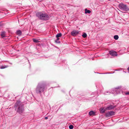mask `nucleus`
Returning a JSON list of instances; mask_svg holds the SVG:
<instances>
[{"mask_svg": "<svg viewBox=\"0 0 129 129\" xmlns=\"http://www.w3.org/2000/svg\"><path fill=\"white\" fill-rule=\"evenodd\" d=\"M47 89V86L45 83H39L36 88V92L37 93L41 94Z\"/></svg>", "mask_w": 129, "mask_h": 129, "instance_id": "obj_1", "label": "nucleus"}, {"mask_svg": "<svg viewBox=\"0 0 129 129\" xmlns=\"http://www.w3.org/2000/svg\"><path fill=\"white\" fill-rule=\"evenodd\" d=\"M14 107L15 109L16 107H18L17 112L21 114L23 113L24 111L23 105L21 104V102L20 101H17L15 104Z\"/></svg>", "mask_w": 129, "mask_h": 129, "instance_id": "obj_2", "label": "nucleus"}, {"mask_svg": "<svg viewBox=\"0 0 129 129\" xmlns=\"http://www.w3.org/2000/svg\"><path fill=\"white\" fill-rule=\"evenodd\" d=\"M36 16L42 20H46L50 18V16L47 14L41 12H38L36 14Z\"/></svg>", "mask_w": 129, "mask_h": 129, "instance_id": "obj_3", "label": "nucleus"}, {"mask_svg": "<svg viewBox=\"0 0 129 129\" xmlns=\"http://www.w3.org/2000/svg\"><path fill=\"white\" fill-rule=\"evenodd\" d=\"M119 8L121 10L124 11H129V8L126 5L122 3H120L118 5Z\"/></svg>", "mask_w": 129, "mask_h": 129, "instance_id": "obj_4", "label": "nucleus"}, {"mask_svg": "<svg viewBox=\"0 0 129 129\" xmlns=\"http://www.w3.org/2000/svg\"><path fill=\"white\" fill-rule=\"evenodd\" d=\"M115 113L113 111L109 112L106 114L105 116L106 117H109L114 115Z\"/></svg>", "mask_w": 129, "mask_h": 129, "instance_id": "obj_5", "label": "nucleus"}, {"mask_svg": "<svg viewBox=\"0 0 129 129\" xmlns=\"http://www.w3.org/2000/svg\"><path fill=\"white\" fill-rule=\"evenodd\" d=\"M109 54L113 56H116L117 55V54L116 52L113 50H111L109 51Z\"/></svg>", "mask_w": 129, "mask_h": 129, "instance_id": "obj_6", "label": "nucleus"}, {"mask_svg": "<svg viewBox=\"0 0 129 129\" xmlns=\"http://www.w3.org/2000/svg\"><path fill=\"white\" fill-rule=\"evenodd\" d=\"M79 34V32L78 31L73 30L71 33V35L73 36H74L77 35Z\"/></svg>", "mask_w": 129, "mask_h": 129, "instance_id": "obj_7", "label": "nucleus"}, {"mask_svg": "<svg viewBox=\"0 0 129 129\" xmlns=\"http://www.w3.org/2000/svg\"><path fill=\"white\" fill-rule=\"evenodd\" d=\"M1 36L2 38H4L7 37V35L6 32L5 31H2L1 34Z\"/></svg>", "mask_w": 129, "mask_h": 129, "instance_id": "obj_8", "label": "nucleus"}, {"mask_svg": "<svg viewBox=\"0 0 129 129\" xmlns=\"http://www.w3.org/2000/svg\"><path fill=\"white\" fill-rule=\"evenodd\" d=\"M115 107V106H114L112 105H110L108 106L106 109L107 110H110L114 109Z\"/></svg>", "mask_w": 129, "mask_h": 129, "instance_id": "obj_9", "label": "nucleus"}, {"mask_svg": "<svg viewBox=\"0 0 129 129\" xmlns=\"http://www.w3.org/2000/svg\"><path fill=\"white\" fill-rule=\"evenodd\" d=\"M89 114L90 116L94 115H95V112L93 111H91L89 112Z\"/></svg>", "mask_w": 129, "mask_h": 129, "instance_id": "obj_10", "label": "nucleus"}, {"mask_svg": "<svg viewBox=\"0 0 129 129\" xmlns=\"http://www.w3.org/2000/svg\"><path fill=\"white\" fill-rule=\"evenodd\" d=\"M85 14L90 13L91 12L89 10H88L87 9H85Z\"/></svg>", "mask_w": 129, "mask_h": 129, "instance_id": "obj_11", "label": "nucleus"}, {"mask_svg": "<svg viewBox=\"0 0 129 129\" xmlns=\"http://www.w3.org/2000/svg\"><path fill=\"white\" fill-rule=\"evenodd\" d=\"M22 32L20 30H18L17 31L16 34L19 35H21Z\"/></svg>", "mask_w": 129, "mask_h": 129, "instance_id": "obj_12", "label": "nucleus"}, {"mask_svg": "<svg viewBox=\"0 0 129 129\" xmlns=\"http://www.w3.org/2000/svg\"><path fill=\"white\" fill-rule=\"evenodd\" d=\"M62 36V34L61 33H58L56 35V37L57 38H58L59 37H60Z\"/></svg>", "mask_w": 129, "mask_h": 129, "instance_id": "obj_13", "label": "nucleus"}, {"mask_svg": "<svg viewBox=\"0 0 129 129\" xmlns=\"http://www.w3.org/2000/svg\"><path fill=\"white\" fill-rule=\"evenodd\" d=\"M8 66L6 65H3L1 66V69H3L6 68H7L8 67Z\"/></svg>", "mask_w": 129, "mask_h": 129, "instance_id": "obj_14", "label": "nucleus"}, {"mask_svg": "<svg viewBox=\"0 0 129 129\" xmlns=\"http://www.w3.org/2000/svg\"><path fill=\"white\" fill-rule=\"evenodd\" d=\"M100 111L102 113H104L105 112V110L103 108H100Z\"/></svg>", "mask_w": 129, "mask_h": 129, "instance_id": "obj_15", "label": "nucleus"}, {"mask_svg": "<svg viewBox=\"0 0 129 129\" xmlns=\"http://www.w3.org/2000/svg\"><path fill=\"white\" fill-rule=\"evenodd\" d=\"M114 38L115 40H117L118 39L119 37L118 35H116L114 36Z\"/></svg>", "mask_w": 129, "mask_h": 129, "instance_id": "obj_16", "label": "nucleus"}, {"mask_svg": "<svg viewBox=\"0 0 129 129\" xmlns=\"http://www.w3.org/2000/svg\"><path fill=\"white\" fill-rule=\"evenodd\" d=\"M59 39L58 38H57V39L55 40V42L57 43H60L59 41Z\"/></svg>", "mask_w": 129, "mask_h": 129, "instance_id": "obj_17", "label": "nucleus"}, {"mask_svg": "<svg viewBox=\"0 0 129 129\" xmlns=\"http://www.w3.org/2000/svg\"><path fill=\"white\" fill-rule=\"evenodd\" d=\"M33 41L34 42L36 43H38L40 42V41L38 40L35 39H33Z\"/></svg>", "mask_w": 129, "mask_h": 129, "instance_id": "obj_18", "label": "nucleus"}, {"mask_svg": "<svg viewBox=\"0 0 129 129\" xmlns=\"http://www.w3.org/2000/svg\"><path fill=\"white\" fill-rule=\"evenodd\" d=\"M82 37H83V38H85L87 36V34H86V33H84V34H83L82 35Z\"/></svg>", "mask_w": 129, "mask_h": 129, "instance_id": "obj_19", "label": "nucleus"}, {"mask_svg": "<svg viewBox=\"0 0 129 129\" xmlns=\"http://www.w3.org/2000/svg\"><path fill=\"white\" fill-rule=\"evenodd\" d=\"M69 128L70 129H73V126L72 125H70L69 126Z\"/></svg>", "mask_w": 129, "mask_h": 129, "instance_id": "obj_20", "label": "nucleus"}, {"mask_svg": "<svg viewBox=\"0 0 129 129\" xmlns=\"http://www.w3.org/2000/svg\"><path fill=\"white\" fill-rule=\"evenodd\" d=\"M125 93L126 95H129V91L125 92Z\"/></svg>", "mask_w": 129, "mask_h": 129, "instance_id": "obj_21", "label": "nucleus"}, {"mask_svg": "<svg viewBox=\"0 0 129 129\" xmlns=\"http://www.w3.org/2000/svg\"><path fill=\"white\" fill-rule=\"evenodd\" d=\"M0 12H1V15H3L4 14H3V13L2 12V11H1Z\"/></svg>", "mask_w": 129, "mask_h": 129, "instance_id": "obj_22", "label": "nucleus"}, {"mask_svg": "<svg viewBox=\"0 0 129 129\" xmlns=\"http://www.w3.org/2000/svg\"><path fill=\"white\" fill-rule=\"evenodd\" d=\"M48 119V117H45V119Z\"/></svg>", "mask_w": 129, "mask_h": 129, "instance_id": "obj_23", "label": "nucleus"}, {"mask_svg": "<svg viewBox=\"0 0 129 129\" xmlns=\"http://www.w3.org/2000/svg\"><path fill=\"white\" fill-rule=\"evenodd\" d=\"M127 70L128 71H129V67L127 68Z\"/></svg>", "mask_w": 129, "mask_h": 129, "instance_id": "obj_24", "label": "nucleus"}, {"mask_svg": "<svg viewBox=\"0 0 129 129\" xmlns=\"http://www.w3.org/2000/svg\"><path fill=\"white\" fill-rule=\"evenodd\" d=\"M1 26V24L0 26Z\"/></svg>", "mask_w": 129, "mask_h": 129, "instance_id": "obj_25", "label": "nucleus"}]
</instances>
